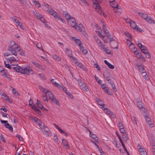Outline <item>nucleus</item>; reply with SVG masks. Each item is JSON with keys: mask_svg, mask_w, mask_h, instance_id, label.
<instances>
[{"mask_svg": "<svg viewBox=\"0 0 155 155\" xmlns=\"http://www.w3.org/2000/svg\"><path fill=\"white\" fill-rule=\"evenodd\" d=\"M13 69L17 72H19L26 75H29V74H33V72L31 68L28 66L24 68L18 66L13 68Z\"/></svg>", "mask_w": 155, "mask_h": 155, "instance_id": "f257e3e1", "label": "nucleus"}, {"mask_svg": "<svg viewBox=\"0 0 155 155\" xmlns=\"http://www.w3.org/2000/svg\"><path fill=\"white\" fill-rule=\"evenodd\" d=\"M38 125L41 129V130L43 132V133L45 134L47 137H49L51 134V132L47 126L42 125L39 123L38 124Z\"/></svg>", "mask_w": 155, "mask_h": 155, "instance_id": "f03ea898", "label": "nucleus"}, {"mask_svg": "<svg viewBox=\"0 0 155 155\" xmlns=\"http://www.w3.org/2000/svg\"><path fill=\"white\" fill-rule=\"evenodd\" d=\"M78 30L86 38L88 37L85 28L82 24L80 23L78 25Z\"/></svg>", "mask_w": 155, "mask_h": 155, "instance_id": "7ed1b4c3", "label": "nucleus"}, {"mask_svg": "<svg viewBox=\"0 0 155 155\" xmlns=\"http://www.w3.org/2000/svg\"><path fill=\"white\" fill-rule=\"evenodd\" d=\"M103 0H95V2L93 4V6L95 7V8L96 9H99V12H100V13L102 15L104 16V13L102 12L101 10V8L100 7L99 4L101 3Z\"/></svg>", "mask_w": 155, "mask_h": 155, "instance_id": "20e7f679", "label": "nucleus"}, {"mask_svg": "<svg viewBox=\"0 0 155 155\" xmlns=\"http://www.w3.org/2000/svg\"><path fill=\"white\" fill-rule=\"evenodd\" d=\"M78 84L80 87L84 91H89V88L82 80L81 79L78 80Z\"/></svg>", "mask_w": 155, "mask_h": 155, "instance_id": "39448f33", "label": "nucleus"}, {"mask_svg": "<svg viewBox=\"0 0 155 155\" xmlns=\"http://www.w3.org/2000/svg\"><path fill=\"white\" fill-rule=\"evenodd\" d=\"M18 48V46L17 44H15L14 45L11 46H9L8 51L11 52V53L15 56L17 55V53L16 52V49Z\"/></svg>", "mask_w": 155, "mask_h": 155, "instance_id": "423d86ee", "label": "nucleus"}, {"mask_svg": "<svg viewBox=\"0 0 155 155\" xmlns=\"http://www.w3.org/2000/svg\"><path fill=\"white\" fill-rule=\"evenodd\" d=\"M6 59L8 62H10V63L13 65H16L18 64L17 62L18 58L17 57L16 58L12 57L10 58H6Z\"/></svg>", "mask_w": 155, "mask_h": 155, "instance_id": "0eeeda50", "label": "nucleus"}, {"mask_svg": "<svg viewBox=\"0 0 155 155\" xmlns=\"http://www.w3.org/2000/svg\"><path fill=\"white\" fill-rule=\"evenodd\" d=\"M143 116L145 119L146 121L147 122L148 124L151 127H154V124L151 123V119L149 117V115L148 114H143Z\"/></svg>", "mask_w": 155, "mask_h": 155, "instance_id": "6e6552de", "label": "nucleus"}, {"mask_svg": "<svg viewBox=\"0 0 155 155\" xmlns=\"http://www.w3.org/2000/svg\"><path fill=\"white\" fill-rule=\"evenodd\" d=\"M0 121L2 123L5 124V126L6 128L8 129L11 131H13V128L8 123L7 121L1 119Z\"/></svg>", "mask_w": 155, "mask_h": 155, "instance_id": "1a4fd4ad", "label": "nucleus"}, {"mask_svg": "<svg viewBox=\"0 0 155 155\" xmlns=\"http://www.w3.org/2000/svg\"><path fill=\"white\" fill-rule=\"evenodd\" d=\"M68 24L71 25L72 27H74L76 29L77 27H76V22L75 19L71 17V19H69V20L68 21Z\"/></svg>", "mask_w": 155, "mask_h": 155, "instance_id": "9d476101", "label": "nucleus"}, {"mask_svg": "<svg viewBox=\"0 0 155 155\" xmlns=\"http://www.w3.org/2000/svg\"><path fill=\"white\" fill-rule=\"evenodd\" d=\"M33 14L38 19L40 20L43 22H45V19L39 13H38L35 11H33Z\"/></svg>", "mask_w": 155, "mask_h": 155, "instance_id": "9b49d317", "label": "nucleus"}, {"mask_svg": "<svg viewBox=\"0 0 155 155\" xmlns=\"http://www.w3.org/2000/svg\"><path fill=\"white\" fill-rule=\"evenodd\" d=\"M44 92L45 93V95L48 97L51 100L54 97L53 94L50 91H46L45 90L44 91Z\"/></svg>", "mask_w": 155, "mask_h": 155, "instance_id": "f8f14e48", "label": "nucleus"}, {"mask_svg": "<svg viewBox=\"0 0 155 155\" xmlns=\"http://www.w3.org/2000/svg\"><path fill=\"white\" fill-rule=\"evenodd\" d=\"M32 63L36 67H37L38 68L40 69L43 71H45V68H44V67L41 65L40 64H38V63L34 61H32Z\"/></svg>", "mask_w": 155, "mask_h": 155, "instance_id": "ddd939ff", "label": "nucleus"}, {"mask_svg": "<svg viewBox=\"0 0 155 155\" xmlns=\"http://www.w3.org/2000/svg\"><path fill=\"white\" fill-rule=\"evenodd\" d=\"M110 5H111L113 8H118V5L117 2L115 0L112 1L111 2H110Z\"/></svg>", "mask_w": 155, "mask_h": 155, "instance_id": "4468645a", "label": "nucleus"}, {"mask_svg": "<svg viewBox=\"0 0 155 155\" xmlns=\"http://www.w3.org/2000/svg\"><path fill=\"white\" fill-rule=\"evenodd\" d=\"M36 104L37 105L38 107L41 109L43 110H47V109L43 107V104L38 100H37V103Z\"/></svg>", "mask_w": 155, "mask_h": 155, "instance_id": "2eb2a0df", "label": "nucleus"}, {"mask_svg": "<svg viewBox=\"0 0 155 155\" xmlns=\"http://www.w3.org/2000/svg\"><path fill=\"white\" fill-rule=\"evenodd\" d=\"M110 45L111 47L114 49H118V43L117 42L115 41H114L110 44Z\"/></svg>", "mask_w": 155, "mask_h": 155, "instance_id": "dca6fc26", "label": "nucleus"}, {"mask_svg": "<svg viewBox=\"0 0 155 155\" xmlns=\"http://www.w3.org/2000/svg\"><path fill=\"white\" fill-rule=\"evenodd\" d=\"M78 67L79 68L83 70H84L85 71H87L86 67L82 64L79 63V62H78Z\"/></svg>", "mask_w": 155, "mask_h": 155, "instance_id": "f3484780", "label": "nucleus"}, {"mask_svg": "<svg viewBox=\"0 0 155 155\" xmlns=\"http://www.w3.org/2000/svg\"><path fill=\"white\" fill-rule=\"evenodd\" d=\"M130 26L133 29H136V27L137 26L136 23L133 21L130 20Z\"/></svg>", "mask_w": 155, "mask_h": 155, "instance_id": "a211bd4d", "label": "nucleus"}, {"mask_svg": "<svg viewBox=\"0 0 155 155\" xmlns=\"http://www.w3.org/2000/svg\"><path fill=\"white\" fill-rule=\"evenodd\" d=\"M136 65L137 66L138 68V70L139 72H140L142 71H143L146 70L143 67V65H139L137 64Z\"/></svg>", "mask_w": 155, "mask_h": 155, "instance_id": "6ab92c4d", "label": "nucleus"}, {"mask_svg": "<svg viewBox=\"0 0 155 155\" xmlns=\"http://www.w3.org/2000/svg\"><path fill=\"white\" fill-rule=\"evenodd\" d=\"M63 14L64 15L65 18L67 20H69V19L71 18L70 15L66 11H64Z\"/></svg>", "mask_w": 155, "mask_h": 155, "instance_id": "aec40b11", "label": "nucleus"}, {"mask_svg": "<svg viewBox=\"0 0 155 155\" xmlns=\"http://www.w3.org/2000/svg\"><path fill=\"white\" fill-rule=\"evenodd\" d=\"M62 143L64 146L66 147V149H69V147L67 141L64 139H62Z\"/></svg>", "mask_w": 155, "mask_h": 155, "instance_id": "412c9836", "label": "nucleus"}, {"mask_svg": "<svg viewBox=\"0 0 155 155\" xmlns=\"http://www.w3.org/2000/svg\"><path fill=\"white\" fill-rule=\"evenodd\" d=\"M51 100L53 103L58 105V106H60V105L58 100L55 97L52 98Z\"/></svg>", "mask_w": 155, "mask_h": 155, "instance_id": "4be33fe9", "label": "nucleus"}, {"mask_svg": "<svg viewBox=\"0 0 155 155\" xmlns=\"http://www.w3.org/2000/svg\"><path fill=\"white\" fill-rule=\"evenodd\" d=\"M80 50L83 54H86L87 53V51L85 49L84 47H80Z\"/></svg>", "mask_w": 155, "mask_h": 155, "instance_id": "5701e85b", "label": "nucleus"}, {"mask_svg": "<svg viewBox=\"0 0 155 155\" xmlns=\"http://www.w3.org/2000/svg\"><path fill=\"white\" fill-rule=\"evenodd\" d=\"M139 15L143 19H145L146 21L147 20L148 18L149 17L147 15L145 14H143L142 13H139Z\"/></svg>", "mask_w": 155, "mask_h": 155, "instance_id": "b1692460", "label": "nucleus"}, {"mask_svg": "<svg viewBox=\"0 0 155 155\" xmlns=\"http://www.w3.org/2000/svg\"><path fill=\"white\" fill-rule=\"evenodd\" d=\"M141 74H142L143 76L147 81H148L149 80V78L147 75V73L146 72V70L143 71H142Z\"/></svg>", "mask_w": 155, "mask_h": 155, "instance_id": "393cba45", "label": "nucleus"}, {"mask_svg": "<svg viewBox=\"0 0 155 155\" xmlns=\"http://www.w3.org/2000/svg\"><path fill=\"white\" fill-rule=\"evenodd\" d=\"M147 21L148 22V23L150 24H155V21L153 19L151 18L150 17H149L147 19Z\"/></svg>", "mask_w": 155, "mask_h": 155, "instance_id": "a878e982", "label": "nucleus"}, {"mask_svg": "<svg viewBox=\"0 0 155 155\" xmlns=\"http://www.w3.org/2000/svg\"><path fill=\"white\" fill-rule=\"evenodd\" d=\"M2 98L4 100H9L10 98L8 96H7L5 94H3L1 95Z\"/></svg>", "mask_w": 155, "mask_h": 155, "instance_id": "bb28decb", "label": "nucleus"}, {"mask_svg": "<svg viewBox=\"0 0 155 155\" xmlns=\"http://www.w3.org/2000/svg\"><path fill=\"white\" fill-rule=\"evenodd\" d=\"M66 54L70 58L71 57H72L71 56V55L72 54V51L71 50L68 49V48H66Z\"/></svg>", "mask_w": 155, "mask_h": 155, "instance_id": "cd10ccee", "label": "nucleus"}, {"mask_svg": "<svg viewBox=\"0 0 155 155\" xmlns=\"http://www.w3.org/2000/svg\"><path fill=\"white\" fill-rule=\"evenodd\" d=\"M123 140L126 142L128 140V138L127 136V133L123 134L122 135Z\"/></svg>", "mask_w": 155, "mask_h": 155, "instance_id": "c85d7f7f", "label": "nucleus"}, {"mask_svg": "<svg viewBox=\"0 0 155 155\" xmlns=\"http://www.w3.org/2000/svg\"><path fill=\"white\" fill-rule=\"evenodd\" d=\"M137 105L139 108L141 110L142 108H144V106L142 105V102H137Z\"/></svg>", "mask_w": 155, "mask_h": 155, "instance_id": "c756f323", "label": "nucleus"}, {"mask_svg": "<svg viewBox=\"0 0 155 155\" xmlns=\"http://www.w3.org/2000/svg\"><path fill=\"white\" fill-rule=\"evenodd\" d=\"M137 146L139 147V151L140 153H142L143 152H144V151H145V152L146 151L145 149L144 148H141V146L139 144H138Z\"/></svg>", "mask_w": 155, "mask_h": 155, "instance_id": "7c9ffc66", "label": "nucleus"}, {"mask_svg": "<svg viewBox=\"0 0 155 155\" xmlns=\"http://www.w3.org/2000/svg\"><path fill=\"white\" fill-rule=\"evenodd\" d=\"M45 9L46 10V11L48 12L49 11V10H51V9H52V8L48 4L45 5H44Z\"/></svg>", "mask_w": 155, "mask_h": 155, "instance_id": "2f4dec72", "label": "nucleus"}, {"mask_svg": "<svg viewBox=\"0 0 155 155\" xmlns=\"http://www.w3.org/2000/svg\"><path fill=\"white\" fill-rule=\"evenodd\" d=\"M103 50L107 54H112V52L110 51V49H107V48H104Z\"/></svg>", "mask_w": 155, "mask_h": 155, "instance_id": "473e14b6", "label": "nucleus"}, {"mask_svg": "<svg viewBox=\"0 0 155 155\" xmlns=\"http://www.w3.org/2000/svg\"><path fill=\"white\" fill-rule=\"evenodd\" d=\"M96 101L99 105L101 106H103L104 105V104L102 100H99L98 99H97Z\"/></svg>", "mask_w": 155, "mask_h": 155, "instance_id": "72a5a7b5", "label": "nucleus"}, {"mask_svg": "<svg viewBox=\"0 0 155 155\" xmlns=\"http://www.w3.org/2000/svg\"><path fill=\"white\" fill-rule=\"evenodd\" d=\"M52 15L54 17V18L55 19H56L57 18H59V15L55 11L53 13Z\"/></svg>", "mask_w": 155, "mask_h": 155, "instance_id": "f704fd0d", "label": "nucleus"}, {"mask_svg": "<svg viewBox=\"0 0 155 155\" xmlns=\"http://www.w3.org/2000/svg\"><path fill=\"white\" fill-rule=\"evenodd\" d=\"M12 88V93L16 95L19 96L20 95V94L18 93L17 91H15V89H14V88L12 87H11Z\"/></svg>", "mask_w": 155, "mask_h": 155, "instance_id": "c9c22d12", "label": "nucleus"}, {"mask_svg": "<svg viewBox=\"0 0 155 155\" xmlns=\"http://www.w3.org/2000/svg\"><path fill=\"white\" fill-rule=\"evenodd\" d=\"M54 125L55 127H56V128L58 130H59V131H60L61 133H64V131L62 130V129L60 127H59L58 125H56L55 124H54Z\"/></svg>", "mask_w": 155, "mask_h": 155, "instance_id": "e433bc0d", "label": "nucleus"}, {"mask_svg": "<svg viewBox=\"0 0 155 155\" xmlns=\"http://www.w3.org/2000/svg\"><path fill=\"white\" fill-rule=\"evenodd\" d=\"M52 57L54 59L56 60L57 61H60L61 59L58 56L55 54H53Z\"/></svg>", "mask_w": 155, "mask_h": 155, "instance_id": "4c0bfd02", "label": "nucleus"}, {"mask_svg": "<svg viewBox=\"0 0 155 155\" xmlns=\"http://www.w3.org/2000/svg\"><path fill=\"white\" fill-rule=\"evenodd\" d=\"M3 75L5 76V78H8L9 80H11L12 79L9 74H7L6 73H4V74H3Z\"/></svg>", "mask_w": 155, "mask_h": 155, "instance_id": "58836bf2", "label": "nucleus"}, {"mask_svg": "<svg viewBox=\"0 0 155 155\" xmlns=\"http://www.w3.org/2000/svg\"><path fill=\"white\" fill-rule=\"evenodd\" d=\"M109 74L108 73H103V76L107 80V81H108V79H109V77L108 76V74Z\"/></svg>", "mask_w": 155, "mask_h": 155, "instance_id": "ea45409f", "label": "nucleus"}, {"mask_svg": "<svg viewBox=\"0 0 155 155\" xmlns=\"http://www.w3.org/2000/svg\"><path fill=\"white\" fill-rule=\"evenodd\" d=\"M119 130L120 132L123 134L127 133L124 128V127H123L120 128Z\"/></svg>", "mask_w": 155, "mask_h": 155, "instance_id": "a19ab883", "label": "nucleus"}, {"mask_svg": "<svg viewBox=\"0 0 155 155\" xmlns=\"http://www.w3.org/2000/svg\"><path fill=\"white\" fill-rule=\"evenodd\" d=\"M103 108L104 109V110H106V113L108 114L109 115H110L111 114H112V113L110 110H109L107 108H105L104 107H103Z\"/></svg>", "mask_w": 155, "mask_h": 155, "instance_id": "79ce46f5", "label": "nucleus"}, {"mask_svg": "<svg viewBox=\"0 0 155 155\" xmlns=\"http://www.w3.org/2000/svg\"><path fill=\"white\" fill-rule=\"evenodd\" d=\"M94 78L95 79H96V81L99 84H101V83L102 82V81H101L99 78L97 77L96 75L94 76Z\"/></svg>", "mask_w": 155, "mask_h": 155, "instance_id": "37998d69", "label": "nucleus"}, {"mask_svg": "<svg viewBox=\"0 0 155 155\" xmlns=\"http://www.w3.org/2000/svg\"><path fill=\"white\" fill-rule=\"evenodd\" d=\"M150 144L152 145L155 144V141L154 140V137L152 136L151 137V140L150 141Z\"/></svg>", "mask_w": 155, "mask_h": 155, "instance_id": "c03bdc74", "label": "nucleus"}, {"mask_svg": "<svg viewBox=\"0 0 155 155\" xmlns=\"http://www.w3.org/2000/svg\"><path fill=\"white\" fill-rule=\"evenodd\" d=\"M32 120L35 121L36 123H38L40 121V120H38L37 118L33 117H32Z\"/></svg>", "mask_w": 155, "mask_h": 155, "instance_id": "a18cd8bd", "label": "nucleus"}, {"mask_svg": "<svg viewBox=\"0 0 155 155\" xmlns=\"http://www.w3.org/2000/svg\"><path fill=\"white\" fill-rule=\"evenodd\" d=\"M78 46H79L80 48L81 47H84L83 44L79 39H78Z\"/></svg>", "mask_w": 155, "mask_h": 155, "instance_id": "49530a36", "label": "nucleus"}, {"mask_svg": "<svg viewBox=\"0 0 155 155\" xmlns=\"http://www.w3.org/2000/svg\"><path fill=\"white\" fill-rule=\"evenodd\" d=\"M96 32L97 33L98 35L99 36V37H101L103 39L104 38V37H105L103 35H102L101 33L98 31H96Z\"/></svg>", "mask_w": 155, "mask_h": 155, "instance_id": "de8ad7c7", "label": "nucleus"}, {"mask_svg": "<svg viewBox=\"0 0 155 155\" xmlns=\"http://www.w3.org/2000/svg\"><path fill=\"white\" fill-rule=\"evenodd\" d=\"M71 59L72 61L74 63H77L78 62L77 59L74 57H72L71 58Z\"/></svg>", "mask_w": 155, "mask_h": 155, "instance_id": "09e8293b", "label": "nucleus"}, {"mask_svg": "<svg viewBox=\"0 0 155 155\" xmlns=\"http://www.w3.org/2000/svg\"><path fill=\"white\" fill-rule=\"evenodd\" d=\"M91 137L95 140H97L98 139V138L94 134H92V136H91Z\"/></svg>", "mask_w": 155, "mask_h": 155, "instance_id": "8fccbe9b", "label": "nucleus"}, {"mask_svg": "<svg viewBox=\"0 0 155 155\" xmlns=\"http://www.w3.org/2000/svg\"><path fill=\"white\" fill-rule=\"evenodd\" d=\"M125 35L128 37L130 38H132V36L131 34L128 32H125Z\"/></svg>", "mask_w": 155, "mask_h": 155, "instance_id": "3c124183", "label": "nucleus"}, {"mask_svg": "<svg viewBox=\"0 0 155 155\" xmlns=\"http://www.w3.org/2000/svg\"><path fill=\"white\" fill-rule=\"evenodd\" d=\"M105 91H106V93H107L108 95H112V93L111 91L109 90L108 88L106 89Z\"/></svg>", "mask_w": 155, "mask_h": 155, "instance_id": "603ef678", "label": "nucleus"}, {"mask_svg": "<svg viewBox=\"0 0 155 155\" xmlns=\"http://www.w3.org/2000/svg\"><path fill=\"white\" fill-rule=\"evenodd\" d=\"M142 109H143V110L142 111V112L143 114H148L147 112V111L146 109H145L144 107V108H142Z\"/></svg>", "mask_w": 155, "mask_h": 155, "instance_id": "864d4df0", "label": "nucleus"}, {"mask_svg": "<svg viewBox=\"0 0 155 155\" xmlns=\"http://www.w3.org/2000/svg\"><path fill=\"white\" fill-rule=\"evenodd\" d=\"M66 93L69 97H70V98H71V99L73 98V96L71 95V94L69 92V91H67V92H66Z\"/></svg>", "mask_w": 155, "mask_h": 155, "instance_id": "5fc2aeb1", "label": "nucleus"}, {"mask_svg": "<svg viewBox=\"0 0 155 155\" xmlns=\"http://www.w3.org/2000/svg\"><path fill=\"white\" fill-rule=\"evenodd\" d=\"M0 140H2L3 142H5V140L4 138L3 137L2 134L0 133Z\"/></svg>", "mask_w": 155, "mask_h": 155, "instance_id": "6e6d98bb", "label": "nucleus"}, {"mask_svg": "<svg viewBox=\"0 0 155 155\" xmlns=\"http://www.w3.org/2000/svg\"><path fill=\"white\" fill-rule=\"evenodd\" d=\"M101 88L104 89V90L105 91V90L107 89V88H108L107 87V86L106 84H102L101 86Z\"/></svg>", "mask_w": 155, "mask_h": 155, "instance_id": "4d7b16f0", "label": "nucleus"}, {"mask_svg": "<svg viewBox=\"0 0 155 155\" xmlns=\"http://www.w3.org/2000/svg\"><path fill=\"white\" fill-rule=\"evenodd\" d=\"M132 49L133 50V51L134 52V54H137V53H138V51H137V48L134 47V48H133Z\"/></svg>", "mask_w": 155, "mask_h": 155, "instance_id": "13d9d810", "label": "nucleus"}, {"mask_svg": "<svg viewBox=\"0 0 155 155\" xmlns=\"http://www.w3.org/2000/svg\"><path fill=\"white\" fill-rule=\"evenodd\" d=\"M55 85L58 88L60 89L63 86V85L60 84H59L58 83H57L55 84Z\"/></svg>", "mask_w": 155, "mask_h": 155, "instance_id": "bf43d9fd", "label": "nucleus"}, {"mask_svg": "<svg viewBox=\"0 0 155 155\" xmlns=\"http://www.w3.org/2000/svg\"><path fill=\"white\" fill-rule=\"evenodd\" d=\"M94 66L95 68H97L98 70L100 71L101 70L100 68L99 67L97 63H95L94 64Z\"/></svg>", "mask_w": 155, "mask_h": 155, "instance_id": "052dcab7", "label": "nucleus"}, {"mask_svg": "<svg viewBox=\"0 0 155 155\" xmlns=\"http://www.w3.org/2000/svg\"><path fill=\"white\" fill-rule=\"evenodd\" d=\"M42 99L43 100V101H46L47 102L48 101V99L47 98V96L45 95V96H42Z\"/></svg>", "mask_w": 155, "mask_h": 155, "instance_id": "680f3d73", "label": "nucleus"}, {"mask_svg": "<svg viewBox=\"0 0 155 155\" xmlns=\"http://www.w3.org/2000/svg\"><path fill=\"white\" fill-rule=\"evenodd\" d=\"M145 56L147 58H151V55L148 52L146 54Z\"/></svg>", "mask_w": 155, "mask_h": 155, "instance_id": "e2e57ef3", "label": "nucleus"}, {"mask_svg": "<svg viewBox=\"0 0 155 155\" xmlns=\"http://www.w3.org/2000/svg\"><path fill=\"white\" fill-rule=\"evenodd\" d=\"M16 136L20 141H23V138L20 135H17Z\"/></svg>", "mask_w": 155, "mask_h": 155, "instance_id": "0e129e2a", "label": "nucleus"}, {"mask_svg": "<svg viewBox=\"0 0 155 155\" xmlns=\"http://www.w3.org/2000/svg\"><path fill=\"white\" fill-rule=\"evenodd\" d=\"M136 29L137 31L139 32H142L143 31L142 29L138 27V26L136 27Z\"/></svg>", "mask_w": 155, "mask_h": 155, "instance_id": "69168bd1", "label": "nucleus"}, {"mask_svg": "<svg viewBox=\"0 0 155 155\" xmlns=\"http://www.w3.org/2000/svg\"><path fill=\"white\" fill-rule=\"evenodd\" d=\"M129 46V48L130 49H133V48H134V47H135V45L134 44L131 43V44H130Z\"/></svg>", "mask_w": 155, "mask_h": 155, "instance_id": "338daca9", "label": "nucleus"}, {"mask_svg": "<svg viewBox=\"0 0 155 155\" xmlns=\"http://www.w3.org/2000/svg\"><path fill=\"white\" fill-rule=\"evenodd\" d=\"M18 51L19 52V54L21 55H24L25 53L23 52L22 50H18Z\"/></svg>", "mask_w": 155, "mask_h": 155, "instance_id": "774afa93", "label": "nucleus"}]
</instances>
